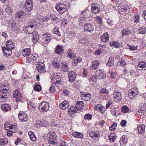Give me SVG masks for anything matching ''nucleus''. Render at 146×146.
<instances>
[{"mask_svg": "<svg viewBox=\"0 0 146 146\" xmlns=\"http://www.w3.org/2000/svg\"><path fill=\"white\" fill-rule=\"evenodd\" d=\"M109 76L110 78H113L115 77L116 75V73L115 72L110 71L109 72Z\"/></svg>", "mask_w": 146, "mask_h": 146, "instance_id": "nucleus-54", "label": "nucleus"}, {"mask_svg": "<svg viewBox=\"0 0 146 146\" xmlns=\"http://www.w3.org/2000/svg\"><path fill=\"white\" fill-rule=\"evenodd\" d=\"M23 97L22 94L20 93L15 98L17 102H18L22 99Z\"/></svg>", "mask_w": 146, "mask_h": 146, "instance_id": "nucleus-55", "label": "nucleus"}, {"mask_svg": "<svg viewBox=\"0 0 146 146\" xmlns=\"http://www.w3.org/2000/svg\"><path fill=\"white\" fill-rule=\"evenodd\" d=\"M119 62L121 66H124L126 65L125 61L123 59L121 58L119 60Z\"/></svg>", "mask_w": 146, "mask_h": 146, "instance_id": "nucleus-64", "label": "nucleus"}, {"mask_svg": "<svg viewBox=\"0 0 146 146\" xmlns=\"http://www.w3.org/2000/svg\"><path fill=\"white\" fill-rule=\"evenodd\" d=\"M72 135L73 136L75 137L81 139H82L84 137L83 134L82 133L78 131L73 132Z\"/></svg>", "mask_w": 146, "mask_h": 146, "instance_id": "nucleus-22", "label": "nucleus"}, {"mask_svg": "<svg viewBox=\"0 0 146 146\" xmlns=\"http://www.w3.org/2000/svg\"><path fill=\"white\" fill-rule=\"evenodd\" d=\"M100 64V62L97 60H96L93 61L92 63V65L90 68L91 70H95L97 69L98 67Z\"/></svg>", "mask_w": 146, "mask_h": 146, "instance_id": "nucleus-19", "label": "nucleus"}, {"mask_svg": "<svg viewBox=\"0 0 146 146\" xmlns=\"http://www.w3.org/2000/svg\"><path fill=\"white\" fill-rule=\"evenodd\" d=\"M58 6V7H59V8H66V5L65 4L61 3H58L56 6Z\"/></svg>", "mask_w": 146, "mask_h": 146, "instance_id": "nucleus-59", "label": "nucleus"}, {"mask_svg": "<svg viewBox=\"0 0 146 146\" xmlns=\"http://www.w3.org/2000/svg\"><path fill=\"white\" fill-rule=\"evenodd\" d=\"M53 33L54 34H56L59 36H61V34L59 32L58 28L57 27H55L53 30Z\"/></svg>", "mask_w": 146, "mask_h": 146, "instance_id": "nucleus-41", "label": "nucleus"}, {"mask_svg": "<svg viewBox=\"0 0 146 146\" xmlns=\"http://www.w3.org/2000/svg\"><path fill=\"white\" fill-rule=\"evenodd\" d=\"M8 93L7 90L4 91H1L0 92V101L3 102L6 100L7 98V93Z\"/></svg>", "mask_w": 146, "mask_h": 146, "instance_id": "nucleus-11", "label": "nucleus"}, {"mask_svg": "<svg viewBox=\"0 0 146 146\" xmlns=\"http://www.w3.org/2000/svg\"><path fill=\"white\" fill-rule=\"evenodd\" d=\"M114 63V58L112 57H110L107 64V65L109 66H111L113 65Z\"/></svg>", "mask_w": 146, "mask_h": 146, "instance_id": "nucleus-38", "label": "nucleus"}, {"mask_svg": "<svg viewBox=\"0 0 146 146\" xmlns=\"http://www.w3.org/2000/svg\"><path fill=\"white\" fill-rule=\"evenodd\" d=\"M19 114V119L22 121H26L27 120V115L25 112H21Z\"/></svg>", "mask_w": 146, "mask_h": 146, "instance_id": "nucleus-10", "label": "nucleus"}, {"mask_svg": "<svg viewBox=\"0 0 146 146\" xmlns=\"http://www.w3.org/2000/svg\"><path fill=\"white\" fill-rule=\"evenodd\" d=\"M92 116L91 114L89 113H87L85 115L84 117V119L85 120H90L92 119Z\"/></svg>", "mask_w": 146, "mask_h": 146, "instance_id": "nucleus-42", "label": "nucleus"}, {"mask_svg": "<svg viewBox=\"0 0 146 146\" xmlns=\"http://www.w3.org/2000/svg\"><path fill=\"white\" fill-rule=\"evenodd\" d=\"M96 3H93L92 5V11L94 13L96 14L100 11V7L97 6Z\"/></svg>", "mask_w": 146, "mask_h": 146, "instance_id": "nucleus-16", "label": "nucleus"}, {"mask_svg": "<svg viewBox=\"0 0 146 146\" xmlns=\"http://www.w3.org/2000/svg\"><path fill=\"white\" fill-rule=\"evenodd\" d=\"M53 66L56 68L57 69L60 67V64L58 62L57 59H55L52 62Z\"/></svg>", "mask_w": 146, "mask_h": 146, "instance_id": "nucleus-32", "label": "nucleus"}, {"mask_svg": "<svg viewBox=\"0 0 146 146\" xmlns=\"http://www.w3.org/2000/svg\"><path fill=\"white\" fill-rule=\"evenodd\" d=\"M69 81L71 82H74L75 80L76 74L75 72L73 71H70L68 74Z\"/></svg>", "mask_w": 146, "mask_h": 146, "instance_id": "nucleus-9", "label": "nucleus"}, {"mask_svg": "<svg viewBox=\"0 0 146 146\" xmlns=\"http://www.w3.org/2000/svg\"><path fill=\"white\" fill-rule=\"evenodd\" d=\"M15 15L17 17L20 19L23 18L26 15V14L23 10H20L17 11L15 13Z\"/></svg>", "mask_w": 146, "mask_h": 146, "instance_id": "nucleus-23", "label": "nucleus"}, {"mask_svg": "<svg viewBox=\"0 0 146 146\" xmlns=\"http://www.w3.org/2000/svg\"><path fill=\"white\" fill-rule=\"evenodd\" d=\"M100 92L101 94H108L109 91L106 88H103L101 89Z\"/></svg>", "mask_w": 146, "mask_h": 146, "instance_id": "nucleus-52", "label": "nucleus"}, {"mask_svg": "<svg viewBox=\"0 0 146 146\" xmlns=\"http://www.w3.org/2000/svg\"><path fill=\"white\" fill-rule=\"evenodd\" d=\"M129 9L127 6L125 4L120 3L119 5V11L120 13L121 12H124L125 14H127L129 11Z\"/></svg>", "mask_w": 146, "mask_h": 146, "instance_id": "nucleus-3", "label": "nucleus"}, {"mask_svg": "<svg viewBox=\"0 0 146 146\" xmlns=\"http://www.w3.org/2000/svg\"><path fill=\"white\" fill-rule=\"evenodd\" d=\"M90 137L94 139H97L99 137L100 135L98 131H91L90 132Z\"/></svg>", "mask_w": 146, "mask_h": 146, "instance_id": "nucleus-18", "label": "nucleus"}, {"mask_svg": "<svg viewBox=\"0 0 146 146\" xmlns=\"http://www.w3.org/2000/svg\"><path fill=\"white\" fill-rule=\"evenodd\" d=\"M55 86L58 87H60L62 85V82L60 80H57L56 81V82H54Z\"/></svg>", "mask_w": 146, "mask_h": 146, "instance_id": "nucleus-53", "label": "nucleus"}, {"mask_svg": "<svg viewBox=\"0 0 146 146\" xmlns=\"http://www.w3.org/2000/svg\"><path fill=\"white\" fill-rule=\"evenodd\" d=\"M138 132L140 133H142L145 131V126L143 124L139 125L138 127Z\"/></svg>", "mask_w": 146, "mask_h": 146, "instance_id": "nucleus-33", "label": "nucleus"}, {"mask_svg": "<svg viewBox=\"0 0 146 146\" xmlns=\"http://www.w3.org/2000/svg\"><path fill=\"white\" fill-rule=\"evenodd\" d=\"M137 67L141 68H143L144 70H146V63L143 61H140L137 65Z\"/></svg>", "mask_w": 146, "mask_h": 146, "instance_id": "nucleus-34", "label": "nucleus"}, {"mask_svg": "<svg viewBox=\"0 0 146 146\" xmlns=\"http://www.w3.org/2000/svg\"><path fill=\"white\" fill-rule=\"evenodd\" d=\"M14 44L12 42V41H7L6 43V48H7L11 49H13L14 48L13 46Z\"/></svg>", "mask_w": 146, "mask_h": 146, "instance_id": "nucleus-30", "label": "nucleus"}, {"mask_svg": "<svg viewBox=\"0 0 146 146\" xmlns=\"http://www.w3.org/2000/svg\"><path fill=\"white\" fill-rule=\"evenodd\" d=\"M56 10L59 12L60 14H62L65 12L66 10V8H60L57 6H56Z\"/></svg>", "mask_w": 146, "mask_h": 146, "instance_id": "nucleus-36", "label": "nucleus"}, {"mask_svg": "<svg viewBox=\"0 0 146 146\" xmlns=\"http://www.w3.org/2000/svg\"><path fill=\"white\" fill-rule=\"evenodd\" d=\"M30 139L32 141H35L36 140V137L33 132H29L28 133Z\"/></svg>", "mask_w": 146, "mask_h": 146, "instance_id": "nucleus-35", "label": "nucleus"}, {"mask_svg": "<svg viewBox=\"0 0 146 146\" xmlns=\"http://www.w3.org/2000/svg\"><path fill=\"white\" fill-rule=\"evenodd\" d=\"M49 90L50 92L51 93H54L55 92L54 83H53L50 87Z\"/></svg>", "mask_w": 146, "mask_h": 146, "instance_id": "nucleus-50", "label": "nucleus"}, {"mask_svg": "<svg viewBox=\"0 0 146 146\" xmlns=\"http://www.w3.org/2000/svg\"><path fill=\"white\" fill-rule=\"evenodd\" d=\"M81 97L82 99L86 101L90 100L91 96L90 94L88 92H84L81 95Z\"/></svg>", "mask_w": 146, "mask_h": 146, "instance_id": "nucleus-13", "label": "nucleus"}, {"mask_svg": "<svg viewBox=\"0 0 146 146\" xmlns=\"http://www.w3.org/2000/svg\"><path fill=\"white\" fill-rule=\"evenodd\" d=\"M138 89L137 88L133 89V90L129 91L128 93V95L129 96H132L130 97L131 99H133L134 97H136V96L139 94Z\"/></svg>", "mask_w": 146, "mask_h": 146, "instance_id": "nucleus-8", "label": "nucleus"}, {"mask_svg": "<svg viewBox=\"0 0 146 146\" xmlns=\"http://www.w3.org/2000/svg\"><path fill=\"white\" fill-rule=\"evenodd\" d=\"M127 135H123L122 138L120 139V142L125 144L127 143Z\"/></svg>", "mask_w": 146, "mask_h": 146, "instance_id": "nucleus-43", "label": "nucleus"}, {"mask_svg": "<svg viewBox=\"0 0 146 146\" xmlns=\"http://www.w3.org/2000/svg\"><path fill=\"white\" fill-rule=\"evenodd\" d=\"M90 13L89 11L88 10H85L82 12L81 13L84 16V17H86L88 16V14Z\"/></svg>", "mask_w": 146, "mask_h": 146, "instance_id": "nucleus-58", "label": "nucleus"}, {"mask_svg": "<svg viewBox=\"0 0 146 146\" xmlns=\"http://www.w3.org/2000/svg\"><path fill=\"white\" fill-rule=\"evenodd\" d=\"M69 104L68 102L66 101H63L60 105V108L62 110H65L69 107Z\"/></svg>", "mask_w": 146, "mask_h": 146, "instance_id": "nucleus-24", "label": "nucleus"}, {"mask_svg": "<svg viewBox=\"0 0 146 146\" xmlns=\"http://www.w3.org/2000/svg\"><path fill=\"white\" fill-rule=\"evenodd\" d=\"M62 67L61 68V70L63 72H67L69 70V67L68 66L67 63L65 62H63L61 63Z\"/></svg>", "mask_w": 146, "mask_h": 146, "instance_id": "nucleus-28", "label": "nucleus"}, {"mask_svg": "<svg viewBox=\"0 0 146 146\" xmlns=\"http://www.w3.org/2000/svg\"><path fill=\"white\" fill-rule=\"evenodd\" d=\"M89 80L90 82H96L97 81L96 77L94 76H91L89 78Z\"/></svg>", "mask_w": 146, "mask_h": 146, "instance_id": "nucleus-61", "label": "nucleus"}, {"mask_svg": "<svg viewBox=\"0 0 146 146\" xmlns=\"http://www.w3.org/2000/svg\"><path fill=\"white\" fill-rule=\"evenodd\" d=\"M88 42L87 39L85 38L81 39L79 40V43H82V44H87Z\"/></svg>", "mask_w": 146, "mask_h": 146, "instance_id": "nucleus-56", "label": "nucleus"}, {"mask_svg": "<svg viewBox=\"0 0 146 146\" xmlns=\"http://www.w3.org/2000/svg\"><path fill=\"white\" fill-rule=\"evenodd\" d=\"M2 50L4 54L7 56H10L12 53L11 51V49L7 48L3 46L2 48Z\"/></svg>", "mask_w": 146, "mask_h": 146, "instance_id": "nucleus-21", "label": "nucleus"}, {"mask_svg": "<svg viewBox=\"0 0 146 146\" xmlns=\"http://www.w3.org/2000/svg\"><path fill=\"white\" fill-rule=\"evenodd\" d=\"M95 75L97 77L102 79H103L106 76L105 74L100 70H97L95 72Z\"/></svg>", "mask_w": 146, "mask_h": 146, "instance_id": "nucleus-20", "label": "nucleus"}, {"mask_svg": "<svg viewBox=\"0 0 146 146\" xmlns=\"http://www.w3.org/2000/svg\"><path fill=\"white\" fill-rule=\"evenodd\" d=\"M30 51L31 50L29 48L24 49L22 51L23 56L25 57H26L29 56L31 54Z\"/></svg>", "mask_w": 146, "mask_h": 146, "instance_id": "nucleus-31", "label": "nucleus"}, {"mask_svg": "<svg viewBox=\"0 0 146 146\" xmlns=\"http://www.w3.org/2000/svg\"><path fill=\"white\" fill-rule=\"evenodd\" d=\"M77 110L75 107H71L68 110V114L70 115H73L76 113Z\"/></svg>", "mask_w": 146, "mask_h": 146, "instance_id": "nucleus-27", "label": "nucleus"}, {"mask_svg": "<svg viewBox=\"0 0 146 146\" xmlns=\"http://www.w3.org/2000/svg\"><path fill=\"white\" fill-rule=\"evenodd\" d=\"M116 109L115 108H113L111 109V112L113 115L116 116Z\"/></svg>", "mask_w": 146, "mask_h": 146, "instance_id": "nucleus-60", "label": "nucleus"}, {"mask_svg": "<svg viewBox=\"0 0 146 146\" xmlns=\"http://www.w3.org/2000/svg\"><path fill=\"white\" fill-rule=\"evenodd\" d=\"M36 68L38 71L40 73H44L46 71L44 64L41 62L38 63Z\"/></svg>", "mask_w": 146, "mask_h": 146, "instance_id": "nucleus-7", "label": "nucleus"}, {"mask_svg": "<svg viewBox=\"0 0 146 146\" xmlns=\"http://www.w3.org/2000/svg\"><path fill=\"white\" fill-rule=\"evenodd\" d=\"M32 39L33 43H36L37 42H40L39 35L36 31L33 32L32 34Z\"/></svg>", "mask_w": 146, "mask_h": 146, "instance_id": "nucleus-12", "label": "nucleus"}, {"mask_svg": "<svg viewBox=\"0 0 146 146\" xmlns=\"http://www.w3.org/2000/svg\"><path fill=\"white\" fill-rule=\"evenodd\" d=\"M94 29L93 26L91 24H86L84 27V30L85 31L91 32Z\"/></svg>", "mask_w": 146, "mask_h": 146, "instance_id": "nucleus-17", "label": "nucleus"}, {"mask_svg": "<svg viewBox=\"0 0 146 146\" xmlns=\"http://www.w3.org/2000/svg\"><path fill=\"white\" fill-rule=\"evenodd\" d=\"M112 96L114 101L117 102H119L122 98L121 93L117 91H114Z\"/></svg>", "mask_w": 146, "mask_h": 146, "instance_id": "nucleus-4", "label": "nucleus"}, {"mask_svg": "<svg viewBox=\"0 0 146 146\" xmlns=\"http://www.w3.org/2000/svg\"><path fill=\"white\" fill-rule=\"evenodd\" d=\"M34 89L35 91L39 92L41 90V87L40 85L36 84V85H35L34 87Z\"/></svg>", "mask_w": 146, "mask_h": 146, "instance_id": "nucleus-57", "label": "nucleus"}, {"mask_svg": "<svg viewBox=\"0 0 146 146\" xmlns=\"http://www.w3.org/2000/svg\"><path fill=\"white\" fill-rule=\"evenodd\" d=\"M5 11L9 15H10L11 14V13L12 12V10L10 7L7 6L5 8Z\"/></svg>", "mask_w": 146, "mask_h": 146, "instance_id": "nucleus-47", "label": "nucleus"}, {"mask_svg": "<svg viewBox=\"0 0 146 146\" xmlns=\"http://www.w3.org/2000/svg\"><path fill=\"white\" fill-rule=\"evenodd\" d=\"M121 33L123 36L126 35H129L130 33V31L127 30L123 29L121 31Z\"/></svg>", "mask_w": 146, "mask_h": 146, "instance_id": "nucleus-51", "label": "nucleus"}, {"mask_svg": "<svg viewBox=\"0 0 146 146\" xmlns=\"http://www.w3.org/2000/svg\"><path fill=\"white\" fill-rule=\"evenodd\" d=\"M12 24V30L15 33H17L19 30V26L17 24L15 20L13 19L10 20Z\"/></svg>", "mask_w": 146, "mask_h": 146, "instance_id": "nucleus-6", "label": "nucleus"}, {"mask_svg": "<svg viewBox=\"0 0 146 146\" xmlns=\"http://www.w3.org/2000/svg\"><path fill=\"white\" fill-rule=\"evenodd\" d=\"M109 139L110 141L111 142H113L115 141L117 137L115 136L113 133H111L110 135H109Z\"/></svg>", "mask_w": 146, "mask_h": 146, "instance_id": "nucleus-37", "label": "nucleus"}, {"mask_svg": "<svg viewBox=\"0 0 146 146\" xmlns=\"http://www.w3.org/2000/svg\"><path fill=\"white\" fill-rule=\"evenodd\" d=\"M51 40V36L50 34H48L47 33L42 35L39 39L40 42L43 46L47 44Z\"/></svg>", "mask_w": 146, "mask_h": 146, "instance_id": "nucleus-1", "label": "nucleus"}, {"mask_svg": "<svg viewBox=\"0 0 146 146\" xmlns=\"http://www.w3.org/2000/svg\"><path fill=\"white\" fill-rule=\"evenodd\" d=\"M68 52H67L68 55L67 56V57L70 58H73L74 57L75 54L73 51L71 50L70 49H69L68 50Z\"/></svg>", "mask_w": 146, "mask_h": 146, "instance_id": "nucleus-39", "label": "nucleus"}, {"mask_svg": "<svg viewBox=\"0 0 146 146\" xmlns=\"http://www.w3.org/2000/svg\"><path fill=\"white\" fill-rule=\"evenodd\" d=\"M55 50L56 53L59 55L62 54L64 51L63 47L60 45H58L56 46Z\"/></svg>", "mask_w": 146, "mask_h": 146, "instance_id": "nucleus-15", "label": "nucleus"}, {"mask_svg": "<svg viewBox=\"0 0 146 146\" xmlns=\"http://www.w3.org/2000/svg\"><path fill=\"white\" fill-rule=\"evenodd\" d=\"M50 17V18L52 20H53L54 21H56V22H58V19L57 18L54 13L51 14Z\"/></svg>", "mask_w": 146, "mask_h": 146, "instance_id": "nucleus-49", "label": "nucleus"}, {"mask_svg": "<svg viewBox=\"0 0 146 146\" xmlns=\"http://www.w3.org/2000/svg\"><path fill=\"white\" fill-rule=\"evenodd\" d=\"M33 27L29 25L25 27L23 29L24 31L27 34H32L33 32H35V29H33Z\"/></svg>", "mask_w": 146, "mask_h": 146, "instance_id": "nucleus-14", "label": "nucleus"}, {"mask_svg": "<svg viewBox=\"0 0 146 146\" xmlns=\"http://www.w3.org/2000/svg\"><path fill=\"white\" fill-rule=\"evenodd\" d=\"M49 107L48 103L43 102L39 104L38 108L40 111L45 112L48 110Z\"/></svg>", "mask_w": 146, "mask_h": 146, "instance_id": "nucleus-2", "label": "nucleus"}, {"mask_svg": "<svg viewBox=\"0 0 146 146\" xmlns=\"http://www.w3.org/2000/svg\"><path fill=\"white\" fill-rule=\"evenodd\" d=\"M30 24L29 25L31 26L32 27H36V22L34 20H31L30 23Z\"/></svg>", "mask_w": 146, "mask_h": 146, "instance_id": "nucleus-62", "label": "nucleus"}, {"mask_svg": "<svg viewBox=\"0 0 146 146\" xmlns=\"http://www.w3.org/2000/svg\"><path fill=\"white\" fill-rule=\"evenodd\" d=\"M76 18H78V20L77 21V23L79 24V23L82 24L83 22L85 20V18L84 17H80L79 16H76Z\"/></svg>", "mask_w": 146, "mask_h": 146, "instance_id": "nucleus-40", "label": "nucleus"}, {"mask_svg": "<svg viewBox=\"0 0 146 146\" xmlns=\"http://www.w3.org/2000/svg\"><path fill=\"white\" fill-rule=\"evenodd\" d=\"M146 31L145 27L144 26H142L138 30V32L139 33L143 34L145 33Z\"/></svg>", "mask_w": 146, "mask_h": 146, "instance_id": "nucleus-44", "label": "nucleus"}, {"mask_svg": "<svg viewBox=\"0 0 146 146\" xmlns=\"http://www.w3.org/2000/svg\"><path fill=\"white\" fill-rule=\"evenodd\" d=\"M1 108L3 111H7L11 110V107L10 105L8 104H5L1 106Z\"/></svg>", "mask_w": 146, "mask_h": 146, "instance_id": "nucleus-25", "label": "nucleus"}, {"mask_svg": "<svg viewBox=\"0 0 146 146\" xmlns=\"http://www.w3.org/2000/svg\"><path fill=\"white\" fill-rule=\"evenodd\" d=\"M33 2L31 0H27L25 4V10L29 12L32 10L33 7Z\"/></svg>", "mask_w": 146, "mask_h": 146, "instance_id": "nucleus-5", "label": "nucleus"}, {"mask_svg": "<svg viewBox=\"0 0 146 146\" xmlns=\"http://www.w3.org/2000/svg\"><path fill=\"white\" fill-rule=\"evenodd\" d=\"M128 46L129 47L128 49L131 50H135L137 49V46H132L129 45H128Z\"/></svg>", "mask_w": 146, "mask_h": 146, "instance_id": "nucleus-63", "label": "nucleus"}, {"mask_svg": "<svg viewBox=\"0 0 146 146\" xmlns=\"http://www.w3.org/2000/svg\"><path fill=\"white\" fill-rule=\"evenodd\" d=\"M110 46H113L116 48H118L119 46V44L116 41L111 42L110 43Z\"/></svg>", "mask_w": 146, "mask_h": 146, "instance_id": "nucleus-46", "label": "nucleus"}, {"mask_svg": "<svg viewBox=\"0 0 146 146\" xmlns=\"http://www.w3.org/2000/svg\"><path fill=\"white\" fill-rule=\"evenodd\" d=\"M8 143V140L6 138H3L0 140V144L2 145V144L5 145Z\"/></svg>", "mask_w": 146, "mask_h": 146, "instance_id": "nucleus-48", "label": "nucleus"}, {"mask_svg": "<svg viewBox=\"0 0 146 146\" xmlns=\"http://www.w3.org/2000/svg\"><path fill=\"white\" fill-rule=\"evenodd\" d=\"M84 105V103L82 101H78L76 104V108L77 110L81 109Z\"/></svg>", "mask_w": 146, "mask_h": 146, "instance_id": "nucleus-29", "label": "nucleus"}, {"mask_svg": "<svg viewBox=\"0 0 146 146\" xmlns=\"http://www.w3.org/2000/svg\"><path fill=\"white\" fill-rule=\"evenodd\" d=\"M121 110L122 112L125 113L128 112L129 111V109L127 106H123L122 107Z\"/></svg>", "mask_w": 146, "mask_h": 146, "instance_id": "nucleus-45", "label": "nucleus"}, {"mask_svg": "<svg viewBox=\"0 0 146 146\" xmlns=\"http://www.w3.org/2000/svg\"><path fill=\"white\" fill-rule=\"evenodd\" d=\"M109 34L108 33H105L101 37L102 41L104 42H107L109 40Z\"/></svg>", "mask_w": 146, "mask_h": 146, "instance_id": "nucleus-26", "label": "nucleus"}]
</instances>
